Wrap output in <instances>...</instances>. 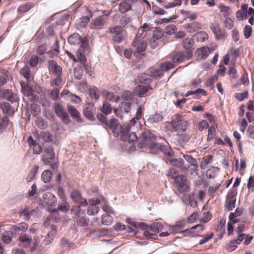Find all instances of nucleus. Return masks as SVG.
Wrapping results in <instances>:
<instances>
[{
	"instance_id": "nucleus-1",
	"label": "nucleus",
	"mask_w": 254,
	"mask_h": 254,
	"mask_svg": "<svg viewBox=\"0 0 254 254\" xmlns=\"http://www.w3.org/2000/svg\"><path fill=\"white\" fill-rule=\"evenodd\" d=\"M157 144L154 135L149 130H145L141 133L137 146L139 148L146 147L153 151Z\"/></svg>"
},
{
	"instance_id": "nucleus-2",
	"label": "nucleus",
	"mask_w": 254,
	"mask_h": 254,
	"mask_svg": "<svg viewBox=\"0 0 254 254\" xmlns=\"http://www.w3.org/2000/svg\"><path fill=\"white\" fill-rule=\"evenodd\" d=\"M70 211L78 226L85 227L88 225L89 219L85 215V209L78 206H72Z\"/></svg>"
},
{
	"instance_id": "nucleus-3",
	"label": "nucleus",
	"mask_w": 254,
	"mask_h": 254,
	"mask_svg": "<svg viewBox=\"0 0 254 254\" xmlns=\"http://www.w3.org/2000/svg\"><path fill=\"white\" fill-rule=\"evenodd\" d=\"M18 240L20 245L23 247L28 248L31 252L36 251L40 244L39 241L35 239L33 240L31 236L27 233L19 234Z\"/></svg>"
},
{
	"instance_id": "nucleus-4",
	"label": "nucleus",
	"mask_w": 254,
	"mask_h": 254,
	"mask_svg": "<svg viewBox=\"0 0 254 254\" xmlns=\"http://www.w3.org/2000/svg\"><path fill=\"white\" fill-rule=\"evenodd\" d=\"M43 155L42 160L45 165L50 166L53 169L58 167V162L52 161L55 156L52 146L45 145L44 146Z\"/></svg>"
},
{
	"instance_id": "nucleus-5",
	"label": "nucleus",
	"mask_w": 254,
	"mask_h": 254,
	"mask_svg": "<svg viewBox=\"0 0 254 254\" xmlns=\"http://www.w3.org/2000/svg\"><path fill=\"white\" fill-rule=\"evenodd\" d=\"M109 32L111 34L112 40L115 44H120L126 40V36L122 26L116 25L109 29Z\"/></svg>"
},
{
	"instance_id": "nucleus-6",
	"label": "nucleus",
	"mask_w": 254,
	"mask_h": 254,
	"mask_svg": "<svg viewBox=\"0 0 254 254\" xmlns=\"http://www.w3.org/2000/svg\"><path fill=\"white\" fill-rule=\"evenodd\" d=\"M147 44L142 36L137 35L134 41L132 46L134 55L136 57H139L142 53L145 51Z\"/></svg>"
},
{
	"instance_id": "nucleus-7",
	"label": "nucleus",
	"mask_w": 254,
	"mask_h": 254,
	"mask_svg": "<svg viewBox=\"0 0 254 254\" xmlns=\"http://www.w3.org/2000/svg\"><path fill=\"white\" fill-rule=\"evenodd\" d=\"M69 196L72 201L77 204V205L73 206H78L80 208L88 206L87 200L82 196L81 192L79 190H72L70 193Z\"/></svg>"
},
{
	"instance_id": "nucleus-8",
	"label": "nucleus",
	"mask_w": 254,
	"mask_h": 254,
	"mask_svg": "<svg viewBox=\"0 0 254 254\" xmlns=\"http://www.w3.org/2000/svg\"><path fill=\"white\" fill-rule=\"evenodd\" d=\"M111 13V11L109 12L108 14L98 16L92 19L90 24V28L94 29H102L106 24L108 16Z\"/></svg>"
},
{
	"instance_id": "nucleus-9",
	"label": "nucleus",
	"mask_w": 254,
	"mask_h": 254,
	"mask_svg": "<svg viewBox=\"0 0 254 254\" xmlns=\"http://www.w3.org/2000/svg\"><path fill=\"white\" fill-rule=\"evenodd\" d=\"M54 109L56 115L59 117L64 124H68L70 122V118L66 112L64 110L63 106L56 103L54 105Z\"/></svg>"
},
{
	"instance_id": "nucleus-10",
	"label": "nucleus",
	"mask_w": 254,
	"mask_h": 254,
	"mask_svg": "<svg viewBox=\"0 0 254 254\" xmlns=\"http://www.w3.org/2000/svg\"><path fill=\"white\" fill-rule=\"evenodd\" d=\"M192 53L190 51L186 52H174L171 55V58L173 64L180 63L192 57Z\"/></svg>"
},
{
	"instance_id": "nucleus-11",
	"label": "nucleus",
	"mask_w": 254,
	"mask_h": 254,
	"mask_svg": "<svg viewBox=\"0 0 254 254\" xmlns=\"http://www.w3.org/2000/svg\"><path fill=\"white\" fill-rule=\"evenodd\" d=\"M131 102H122L118 108L114 109L115 114L117 117L123 119L124 114H128L131 110Z\"/></svg>"
},
{
	"instance_id": "nucleus-12",
	"label": "nucleus",
	"mask_w": 254,
	"mask_h": 254,
	"mask_svg": "<svg viewBox=\"0 0 254 254\" xmlns=\"http://www.w3.org/2000/svg\"><path fill=\"white\" fill-rule=\"evenodd\" d=\"M20 85L23 94L25 96L27 97L28 100L34 102L38 99V96L34 94L33 89L27 83L21 82Z\"/></svg>"
},
{
	"instance_id": "nucleus-13",
	"label": "nucleus",
	"mask_w": 254,
	"mask_h": 254,
	"mask_svg": "<svg viewBox=\"0 0 254 254\" xmlns=\"http://www.w3.org/2000/svg\"><path fill=\"white\" fill-rule=\"evenodd\" d=\"M89 49L87 41H83L77 51V58L83 64L86 62V54L89 52Z\"/></svg>"
},
{
	"instance_id": "nucleus-14",
	"label": "nucleus",
	"mask_w": 254,
	"mask_h": 254,
	"mask_svg": "<svg viewBox=\"0 0 254 254\" xmlns=\"http://www.w3.org/2000/svg\"><path fill=\"white\" fill-rule=\"evenodd\" d=\"M96 111V108L94 105L92 103L86 104L83 108V113L84 116L88 120L91 121L95 120L94 114Z\"/></svg>"
},
{
	"instance_id": "nucleus-15",
	"label": "nucleus",
	"mask_w": 254,
	"mask_h": 254,
	"mask_svg": "<svg viewBox=\"0 0 254 254\" xmlns=\"http://www.w3.org/2000/svg\"><path fill=\"white\" fill-rule=\"evenodd\" d=\"M130 129L122 128L121 138L124 141H127L129 143H133L136 141H138V138L135 132H129Z\"/></svg>"
},
{
	"instance_id": "nucleus-16",
	"label": "nucleus",
	"mask_w": 254,
	"mask_h": 254,
	"mask_svg": "<svg viewBox=\"0 0 254 254\" xmlns=\"http://www.w3.org/2000/svg\"><path fill=\"white\" fill-rule=\"evenodd\" d=\"M28 229V225L25 222H20L13 225L10 228L11 233L15 236H19L21 233H25Z\"/></svg>"
},
{
	"instance_id": "nucleus-17",
	"label": "nucleus",
	"mask_w": 254,
	"mask_h": 254,
	"mask_svg": "<svg viewBox=\"0 0 254 254\" xmlns=\"http://www.w3.org/2000/svg\"><path fill=\"white\" fill-rule=\"evenodd\" d=\"M67 110L72 119L75 122L80 123L83 122L84 120L82 118L80 113L75 107L70 105H67Z\"/></svg>"
},
{
	"instance_id": "nucleus-18",
	"label": "nucleus",
	"mask_w": 254,
	"mask_h": 254,
	"mask_svg": "<svg viewBox=\"0 0 254 254\" xmlns=\"http://www.w3.org/2000/svg\"><path fill=\"white\" fill-rule=\"evenodd\" d=\"M173 120H174V125L176 131L180 130L185 131L186 130L188 126V122L187 121L182 119L180 116L178 115Z\"/></svg>"
},
{
	"instance_id": "nucleus-19",
	"label": "nucleus",
	"mask_w": 254,
	"mask_h": 254,
	"mask_svg": "<svg viewBox=\"0 0 254 254\" xmlns=\"http://www.w3.org/2000/svg\"><path fill=\"white\" fill-rule=\"evenodd\" d=\"M48 66L49 71L56 76L62 75V67L54 60H49L48 62Z\"/></svg>"
},
{
	"instance_id": "nucleus-20",
	"label": "nucleus",
	"mask_w": 254,
	"mask_h": 254,
	"mask_svg": "<svg viewBox=\"0 0 254 254\" xmlns=\"http://www.w3.org/2000/svg\"><path fill=\"white\" fill-rule=\"evenodd\" d=\"M163 119L162 115L156 113L154 115H150L146 121H144V125L150 127L154 124H157L161 122Z\"/></svg>"
},
{
	"instance_id": "nucleus-21",
	"label": "nucleus",
	"mask_w": 254,
	"mask_h": 254,
	"mask_svg": "<svg viewBox=\"0 0 254 254\" xmlns=\"http://www.w3.org/2000/svg\"><path fill=\"white\" fill-rule=\"evenodd\" d=\"M151 89L150 86L138 85L135 88V93L140 97H144L150 94L149 90Z\"/></svg>"
},
{
	"instance_id": "nucleus-22",
	"label": "nucleus",
	"mask_w": 254,
	"mask_h": 254,
	"mask_svg": "<svg viewBox=\"0 0 254 254\" xmlns=\"http://www.w3.org/2000/svg\"><path fill=\"white\" fill-rule=\"evenodd\" d=\"M154 151L157 152L160 151L168 157H171L174 154L173 150L169 146L162 145L158 143L157 146L154 148Z\"/></svg>"
},
{
	"instance_id": "nucleus-23",
	"label": "nucleus",
	"mask_w": 254,
	"mask_h": 254,
	"mask_svg": "<svg viewBox=\"0 0 254 254\" xmlns=\"http://www.w3.org/2000/svg\"><path fill=\"white\" fill-rule=\"evenodd\" d=\"M236 198L232 193H228L225 201V207L228 211L232 210L235 207Z\"/></svg>"
},
{
	"instance_id": "nucleus-24",
	"label": "nucleus",
	"mask_w": 254,
	"mask_h": 254,
	"mask_svg": "<svg viewBox=\"0 0 254 254\" xmlns=\"http://www.w3.org/2000/svg\"><path fill=\"white\" fill-rule=\"evenodd\" d=\"M142 113H143L142 107L141 106H140L137 109L135 117L132 118V119L128 123L126 127H124L123 128L130 129L131 126L135 125V124L136 122V121H138L141 119L142 116Z\"/></svg>"
},
{
	"instance_id": "nucleus-25",
	"label": "nucleus",
	"mask_w": 254,
	"mask_h": 254,
	"mask_svg": "<svg viewBox=\"0 0 254 254\" xmlns=\"http://www.w3.org/2000/svg\"><path fill=\"white\" fill-rule=\"evenodd\" d=\"M27 142L35 154H39L42 152V147L31 136L28 138Z\"/></svg>"
},
{
	"instance_id": "nucleus-26",
	"label": "nucleus",
	"mask_w": 254,
	"mask_h": 254,
	"mask_svg": "<svg viewBox=\"0 0 254 254\" xmlns=\"http://www.w3.org/2000/svg\"><path fill=\"white\" fill-rule=\"evenodd\" d=\"M135 1L136 0H124L119 4V11L122 13H124L129 10Z\"/></svg>"
},
{
	"instance_id": "nucleus-27",
	"label": "nucleus",
	"mask_w": 254,
	"mask_h": 254,
	"mask_svg": "<svg viewBox=\"0 0 254 254\" xmlns=\"http://www.w3.org/2000/svg\"><path fill=\"white\" fill-rule=\"evenodd\" d=\"M44 202L50 206H55L57 202V198L54 194L51 192H45L43 196Z\"/></svg>"
},
{
	"instance_id": "nucleus-28",
	"label": "nucleus",
	"mask_w": 254,
	"mask_h": 254,
	"mask_svg": "<svg viewBox=\"0 0 254 254\" xmlns=\"http://www.w3.org/2000/svg\"><path fill=\"white\" fill-rule=\"evenodd\" d=\"M83 41H87L86 40L82 39V37L77 33H74L68 38V42L70 45H78L82 44Z\"/></svg>"
},
{
	"instance_id": "nucleus-29",
	"label": "nucleus",
	"mask_w": 254,
	"mask_h": 254,
	"mask_svg": "<svg viewBox=\"0 0 254 254\" xmlns=\"http://www.w3.org/2000/svg\"><path fill=\"white\" fill-rule=\"evenodd\" d=\"M182 154L185 160L192 167V171L196 172L198 171V163L196 159L194 158L191 155Z\"/></svg>"
},
{
	"instance_id": "nucleus-30",
	"label": "nucleus",
	"mask_w": 254,
	"mask_h": 254,
	"mask_svg": "<svg viewBox=\"0 0 254 254\" xmlns=\"http://www.w3.org/2000/svg\"><path fill=\"white\" fill-rule=\"evenodd\" d=\"M37 212V211L33 209L25 208L20 212V216L23 217L25 220L28 221L31 219L33 217H34Z\"/></svg>"
},
{
	"instance_id": "nucleus-31",
	"label": "nucleus",
	"mask_w": 254,
	"mask_h": 254,
	"mask_svg": "<svg viewBox=\"0 0 254 254\" xmlns=\"http://www.w3.org/2000/svg\"><path fill=\"white\" fill-rule=\"evenodd\" d=\"M184 221H178L176 224L170 226L169 228L170 233L173 234H176L179 233H183L184 230H182L184 228Z\"/></svg>"
},
{
	"instance_id": "nucleus-32",
	"label": "nucleus",
	"mask_w": 254,
	"mask_h": 254,
	"mask_svg": "<svg viewBox=\"0 0 254 254\" xmlns=\"http://www.w3.org/2000/svg\"><path fill=\"white\" fill-rule=\"evenodd\" d=\"M210 28L215 34V38L217 39L220 38H225L226 37L225 33L221 30L219 26L217 24H211Z\"/></svg>"
},
{
	"instance_id": "nucleus-33",
	"label": "nucleus",
	"mask_w": 254,
	"mask_h": 254,
	"mask_svg": "<svg viewBox=\"0 0 254 254\" xmlns=\"http://www.w3.org/2000/svg\"><path fill=\"white\" fill-rule=\"evenodd\" d=\"M171 165L176 167L180 170H187V167L184 166L185 162L182 158L172 159L169 160Z\"/></svg>"
},
{
	"instance_id": "nucleus-34",
	"label": "nucleus",
	"mask_w": 254,
	"mask_h": 254,
	"mask_svg": "<svg viewBox=\"0 0 254 254\" xmlns=\"http://www.w3.org/2000/svg\"><path fill=\"white\" fill-rule=\"evenodd\" d=\"M2 97L11 102H16L18 101V97L13 94L10 89L5 90L2 93Z\"/></svg>"
},
{
	"instance_id": "nucleus-35",
	"label": "nucleus",
	"mask_w": 254,
	"mask_h": 254,
	"mask_svg": "<svg viewBox=\"0 0 254 254\" xmlns=\"http://www.w3.org/2000/svg\"><path fill=\"white\" fill-rule=\"evenodd\" d=\"M201 27V24L197 21L187 24L185 28L188 32L193 33L198 31Z\"/></svg>"
},
{
	"instance_id": "nucleus-36",
	"label": "nucleus",
	"mask_w": 254,
	"mask_h": 254,
	"mask_svg": "<svg viewBox=\"0 0 254 254\" xmlns=\"http://www.w3.org/2000/svg\"><path fill=\"white\" fill-rule=\"evenodd\" d=\"M0 107L4 114H8L9 116L13 115L14 110L9 103L2 102L0 103Z\"/></svg>"
},
{
	"instance_id": "nucleus-37",
	"label": "nucleus",
	"mask_w": 254,
	"mask_h": 254,
	"mask_svg": "<svg viewBox=\"0 0 254 254\" xmlns=\"http://www.w3.org/2000/svg\"><path fill=\"white\" fill-rule=\"evenodd\" d=\"M70 205L69 203L67 201H64L62 203H59L58 208L53 209L52 212H58V211H60L65 213L67 212L70 209Z\"/></svg>"
},
{
	"instance_id": "nucleus-38",
	"label": "nucleus",
	"mask_w": 254,
	"mask_h": 254,
	"mask_svg": "<svg viewBox=\"0 0 254 254\" xmlns=\"http://www.w3.org/2000/svg\"><path fill=\"white\" fill-rule=\"evenodd\" d=\"M204 230V226L201 224H197L189 229L185 230L183 231L184 233H193L194 232L201 233Z\"/></svg>"
},
{
	"instance_id": "nucleus-39",
	"label": "nucleus",
	"mask_w": 254,
	"mask_h": 254,
	"mask_svg": "<svg viewBox=\"0 0 254 254\" xmlns=\"http://www.w3.org/2000/svg\"><path fill=\"white\" fill-rule=\"evenodd\" d=\"M12 236L14 235L12 234L11 230L10 231H4L1 235V240L5 244H9L12 241Z\"/></svg>"
},
{
	"instance_id": "nucleus-40",
	"label": "nucleus",
	"mask_w": 254,
	"mask_h": 254,
	"mask_svg": "<svg viewBox=\"0 0 254 254\" xmlns=\"http://www.w3.org/2000/svg\"><path fill=\"white\" fill-rule=\"evenodd\" d=\"M101 112L105 115H109L112 112V107L111 104L108 102L105 101L103 105L100 108Z\"/></svg>"
},
{
	"instance_id": "nucleus-41",
	"label": "nucleus",
	"mask_w": 254,
	"mask_h": 254,
	"mask_svg": "<svg viewBox=\"0 0 254 254\" xmlns=\"http://www.w3.org/2000/svg\"><path fill=\"white\" fill-rule=\"evenodd\" d=\"M163 226L160 222H154L149 227V230L152 231L154 234L159 233L162 230Z\"/></svg>"
},
{
	"instance_id": "nucleus-42",
	"label": "nucleus",
	"mask_w": 254,
	"mask_h": 254,
	"mask_svg": "<svg viewBox=\"0 0 254 254\" xmlns=\"http://www.w3.org/2000/svg\"><path fill=\"white\" fill-rule=\"evenodd\" d=\"M108 128L110 129L117 128L120 127V125L119 124L118 120L113 118L109 121H107V123L105 125Z\"/></svg>"
},
{
	"instance_id": "nucleus-43",
	"label": "nucleus",
	"mask_w": 254,
	"mask_h": 254,
	"mask_svg": "<svg viewBox=\"0 0 254 254\" xmlns=\"http://www.w3.org/2000/svg\"><path fill=\"white\" fill-rule=\"evenodd\" d=\"M32 2H27L25 4L20 5L18 8V12L19 13H24L29 11L34 6Z\"/></svg>"
},
{
	"instance_id": "nucleus-44",
	"label": "nucleus",
	"mask_w": 254,
	"mask_h": 254,
	"mask_svg": "<svg viewBox=\"0 0 254 254\" xmlns=\"http://www.w3.org/2000/svg\"><path fill=\"white\" fill-rule=\"evenodd\" d=\"M56 233L57 230L55 228H52L51 231L47 234V236L44 240V242L46 245H49L51 243Z\"/></svg>"
},
{
	"instance_id": "nucleus-45",
	"label": "nucleus",
	"mask_w": 254,
	"mask_h": 254,
	"mask_svg": "<svg viewBox=\"0 0 254 254\" xmlns=\"http://www.w3.org/2000/svg\"><path fill=\"white\" fill-rule=\"evenodd\" d=\"M44 42L38 45L37 49V53L40 55H42L44 53H46V51L48 48V45L47 42L45 41L46 40V38H44Z\"/></svg>"
},
{
	"instance_id": "nucleus-46",
	"label": "nucleus",
	"mask_w": 254,
	"mask_h": 254,
	"mask_svg": "<svg viewBox=\"0 0 254 254\" xmlns=\"http://www.w3.org/2000/svg\"><path fill=\"white\" fill-rule=\"evenodd\" d=\"M52 176L53 174L52 172L49 170H47L43 172L41 175V178L44 183H47L51 181Z\"/></svg>"
},
{
	"instance_id": "nucleus-47",
	"label": "nucleus",
	"mask_w": 254,
	"mask_h": 254,
	"mask_svg": "<svg viewBox=\"0 0 254 254\" xmlns=\"http://www.w3.org/2000/svg\"><path fill=\"white\" fill-rule=\"evenodd\" d=\"M183 47L186 50L190 49L194 44V41L191 38H186L183 41Z\"/></svg>"
},
{
	"instance_id": "nucleus-48",
	"label": "nucleus",
	"mask_w": 254,
	"mask_h": 254,
	"mask_svg": "<svg viewBox=\"0 0 254 254\" xmlns=\"http://www.w3.org/2000/svg\"><path fill=\"white\" fill-rule=\"evenodd\" d=\"M186 201H189L190 205L192 207H196L197 206V201L192 198L190 195L189 194H184L183 197L182 198V201L185 203Z\"/></svg>"
},
{
	"instance_id": "nucleus-49",
	"label": "nucleus",
	"mask_w": 254,
	"mask_h": 254,
	"mask_svg": "<svg viewBox=\"0 0 254 254\" xmlns=\"http://www.w3.org/2000/svg\"><path fill=\"white\" fill-rule=\"evenodd\" d=\"M138 79L141 83L148 84L151 81V76L148 74L142 73L138 76Z\"/></svg>"
},
{
	"instance_id": "nucleus-50",
	"label": "nucleus",
	"mask_w": 254,
	"mask_h": 254,
	"mask_svg": "<svg viewBox=\"0 0 254 254\" xmlns=\"http://www.w3.org/2000/svg\"><path fill=\"white\" fill-rule=\"evenodd\" d=\"M122 98L126 102H131L132 101L133 94L130 91H125L122 93Z\"/></svg>"
},
{
	"instance_id": "nucleus-51",
	"label": "nucleus",
	"mask_w": 254,
	"mask_h": 254,
	"mask_svg": "<svg viewBox=\"0 0 254 254\" xmlns=\"http://www.w3.org/2000/svg\"><path fill=\"white\" fill-rule=\"evenodd\" d=\"M20 73L27 80H29L30 79V74H31V70H30V67L28 66H27V65L24 66L22 68H21L20 69Z\"/></svg>"
},
{
	"instance_id": "nucleus-52",
	"label": "nucleus",
	"mask_w": 254,
	"mask_h": 254,
	"mask_svg": "<svg viewBox=\"0 0 254 254\" xmlns=\"http://www.w3.org/2000/svg\"><path fill=\"white\" fill-rule=\"evenodd\" d=\"M113 221V217L109 214H103L102 216L101 222L103 225H110Z\"/></svg>"
},
{
	"instance_id": "nucleus-53",
	"label": "nucleus",
	"mask_w": 254,
	"mask_h": 254,
	"mask_svg": "<svg viewBox=\"0 0 254 254\" xmlns=\"http://www.w3.org/2000/svg\"><path fill=\"white\" fill-rule=\"evenodd\" d=\"M177 27L174 24H171L166 26L164 29L165 33L168 35H173L177 31Z\"/></svg>"
},
{
	"instance_id": "nucleus-54",
	"label": "nucleus",
	"mask_w": 254,
	"mask_h": 254,
	"mask_svg": "<svg viewBox=\"0 0 254 254\" xmlns=\"http://www.w3.org/2000/svg\"><path fill=\"white\" fill-rule=\"evenodd\" d=\"M164 35L163 30L160 28H156L153 32L152 37L156 39H160L163 37Z\"/></svg>"
},
{
	"instance_id": "nucleus-55",
	"label": "nucleus",
	"mask_w": 254,
	"mask_h": 254,
	"mask_svg": "<svg viewBox=\"0 0 254 254\" xmlns=\"http://www.w3.org/2000/svg\"><path fill=\"white\" fill-rule=\"evenodd\" d=\"M160 67L163 72H165L175 67V64L172 62H167L162 64Z\"/></svg>"
},
{
	"instance_id": "nucleus-56",
	"label": "nucleus",
	"mask_w": 254,
	"mask_h": 254,
	"mask_svg": "<svg viewBox=\"0 0 254 254\" xmlns=\"http://www.w3.org/2000/svg\"><path fill=\"white\" fill-rule=\"evenodd\" d=\"M231 14V8L228 6H222L220 14L222 16L225 18L229 17V15Z\"/></svg>"
},
{
	"instance_id": "nucleus-57",
	"label": "nucleus",
	"mask_w": 254,
	"mask_h": 254,
	"mask_svg": "<svg viewBox=\"0 0 254 254\" xmlns=\"http://www.w3.org/2000/svg\"><path fill=\"white\" fill-rule=\"evenodd\" d=\"M83 75V70L81 66H77L74 69V77L79 80L81 79Z\"/></svg>"
},
{
	"instance_id": "nucleus-58",
	"label": "nucleus",
	"mask_w": 254,
	"mask_h": 254,
	"mask_svg": "<svg viewBox=\"0 0 254 254\" xmlns=\"http://www.w3.org/2000/svg\"><path fill=\"white\" fill-rule=\"evenodd\" d=\"M59 88H54L52 89L50 93V97L53 101H57L59 97Z\"/></svg>"
},
{
	"instance_id": "nucleus-59",
	"label": "nucleus",
	"mask_w": 254,
	"mask_h": 254,
	"mask_svg": "<svg viewBox=\"0 0 254 254\" xmlns=\"http://www.w3.org/2000/svg\"><path fill=\"white\" fill-rule=\"evenodd\" d=\"M87 211L89 215H94L98 212L99 207L95 205H89Z\"/></svg>"
},
{
	"instance_id": "nucleus-60",
	"label": "nucleus",
	"mask_w": 254,
	"mask_h": 254,
	"mask_svg": "<svg viewBox=\"0 0 254 254\" xmlns=\"http://www.w3.org/2000/svg\"><path fill=\"white\" fill-rule=\"evenodd\" d=\"M175 180L177 187L186 183V178L183 175H178L173 178Z\"/></svg>"
},
{
	"instance_id": "nucleus-61",
	"label": "nucleus",
	"mask_w": 254,
	"mask_h": 254,
	"mask_svg": "<svg viewBox=\"0 0 254 254\" xmlns=\"http://www.w3.org/2000/svg\"><path fill=\"white\" fill-rule=\"evenodd\" d=\"M89 95L92 99H95L96 100H98L100 97L98 90L95 87L89 89Z\"/></svg>"
},
{
	"instance_id": "nucleus-62",
	"label": "nucleus",
	"mask_w": 254,
	"mask_h": 254,
	"mask_svg": "<svg viewBox=\"0 0 254 254\" xmlns=\"http://www.w3.org/2000/svg\"><path fill=\"white\" fill-rule=\"evenodd\" d=\"M35 125L39 128L45 129L47 127V124L45 121L41 118H37L35 121Z\"/></svg>"
},
{
	"instance_id": "nucleus-63",
	"label": "nucleus",
	"mask_w": 254,
	"mask_h": 254,
	"mask_svg": "<svg viewBox=\"0 0 254 254\" xmlns=\"http://www.w3.org/2000/svg\"><path fill=\"white\" fill-rule=\"evenodd\" d=\"M234 97L239 101H242L245 99H247L248 97V93L247 91L242 92V93H235Z\"/></svg>"
},
{
	"instance_id": "nucleus-64",
	"label": "nucleus",
	"mask_w": 254,
	"mask_h": 254,
	"mask_svg": "<svg viewBox=\"0 0 254 254\" xmlns=\"http://www.w3.org/2000/svg\"><path fill=\"white\" fill-rule=\"evenodd\" d=\"M151 73L152 77L156 78L157 77L162 76L164 74V72L160 66V68H155L153 69Z\"/></svg>"
}]
</instances>
